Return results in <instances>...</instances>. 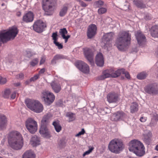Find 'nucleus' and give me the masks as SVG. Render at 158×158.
I'll use <instances>...</instances> for the list:
<instances>
[{
	"instance_id": "obj_1",
	"label": "nucleus",
	"mask_w": 158,
	"mask_h": 158,
	"mask_svg": "<svg viewBox=\"0 0 158 158\" xmlns=\"http://www.w3.org/2000/svg\"><path fill=\"white\" fill-rule=\"evenodd\" d=\"M9 146L12 149L18 150L21 149L23 145V139L22 135L17 131H12L7 136Z\"/></svg>"
},
{
	"instance_id": "obj_2",
	"label": "nucleus",
	"mask_w": 158,
	"mask_h": 158,
	"mask_svg": "<svg viewBox=\"0 0 158 158\" xmlns=\"http://www.w3.org/2000/svg\"><path fill=\"white\" fill-rule=\"evenodd\" d=\"M131 36V34L128 31L120 32L116 39L115 45L119 50L123 51L130 45Z\"/></svg>"
},
{
	"instance_id": "obj_3",
	"label": "nucleus",
	"mask_w": 158,
	"mask_h": 158,
	"mask_svg": "<svg viewBox=\"0 0 158 158\" xmlns=\"http://www.w3.org/2000/svg\"><path fill=\"white\" fill-rule=\"evenodd\" d=\"M129 150L139 157L143 156L145 153V148L143 144L138 140L134 139L129 143Z\"/></svg>"
},
{
	"instance_id": "obj_4",
	"label": "nucleus",
	"mask_w": 158,
	"mask_h": 158,
	"mask_svg": "<svg viewBox=\"0 0 158 158\" xmlns=\"http://www.w3.org/2000/svg\"><path fill=\"white\" fill-rule=\"evenodd\" d=\"M108 149L112 152L118 154L123 150L124 147L122 141L118 139L112 140L108 144Z\"/></svg>"
},
{
	"instance_id": "obj_5",
	"label": "nucleus",
	"mask_w": 158,
	"mask_h": 158,
	"mask_svg": "<svg viewBox=\"0 0 158 158\" xmlns=\"http://www.w3.org/2000/svg\"><path fill=\"white\" fill-rule=\"evenodd\" d=\"M52 116L51 114L50 113L47 114L44 116L41 122L40 133L46 137H49V134L47 126L49 123V119Z\"/></svg>"
},
{
	"instance_id": "obj_6",
	"label": "nucleus",
	"mask_w": 158,
	"mask_h": 158,
	"mask_svg": "<svg viewBox=\"0 0 158 158\" xmlns=\"http://www.w3.org/2000/svg\"><path fill=\"white\" fill-rule=\"evenodd\" d=\"M56 0H43V8L47 15H51L54 9Z\"/></svg>"
},
{
	"instance_id": "obj_7",
	"label": "nucleus",
	"mask_w": 158,
	"mask_h": 158,
	"mask_svg": "<svg viewBox=\"0 0 158 158\" xmlns=\"http://www.w3.org/2000/svg\"><path fill=\"white\" fill-rule=\"evenodd\" d=\"M114 35L113 32H110L105 34L103 36L101 46L104 48L108 50L111 48L112 45L111 40Z\"/></svg>"
},
{
	"instance_id": "obj_8",
	"label": "nucleus",
	"mask_w": 158,
	"mask_h": 158,
	"mask_svg": "<svg viewBox=\"0 0 158 158\" xmlns=\"http://www.w3.org/2000/svg\"><path fill=\"white\" fill-rule=\"evenodd\" d=\"M41 98L46 105H49L53 102L55 97L52 93L48 91L44 90L42 92Z\"/></svg>"
},
{
	"instance_id": "obj_9",
	"label": "nucleus",
	"mask_w": 158,
	"mask_h": 158,
	"mask_svg": "<svg viewBox=\"0 0 158 158\" xmlns=\"http://www.w3.org/2000/svg\"><path fill=\"white\" fill-rule=\"evenodd\" d=\"M25 125L27 130L31 134H34L37 130V123L32 118H30L27 119Z\"/></svg>"
},
{
	"instance_id": "obj_10",
	"label": "nucleus",
	"mask_w": 158,
	"mask_h": 158,
	"mask_svg": "<svg viewBox=\"0 0 158 158\" xmlns=\"http://www.w3.org/2000/svg\"><path fill=\"white\" fill-rule=\"evenodd\" d=\"M83 50L86 58L90 62V64L92 65H93L94 64L93 51L91 49L88 48H83Z\"/></svg>"
},
{
	"instance_id": "obj_11",
	"label": "nucleus",
	"mask_w": 158,
	"mask_h": 158,
	"mask_svg": "<svg viewBox=\"0 0 158 158\" xmlns=\"http://www.w3.org/2000/svg\"><path fill=\"white\" fill-rule=\"evenodd\" d=\"M46 27L45 23L42 20H38L35 22L33 27V30L38 33L43 32L45 27Z\"/></svg>"
},
{
	"instance_id": "obj_12",
	"label": "nucleus",
	"mask_w": 158,
	"mask_h": 158,
	"mask_svg": "<svg viewBox=\"0 0 158 158\" xmlns=\"http://www.w3.org/2000/svg\"><path fill=\"white\" fill-rule=\"evenodd\" d=\"M135 35L138 44L140 46H143L146 44V41L145 35L139 31L136 32Z\"/></svg>"
},
{
	"instance_id": "obj_13",
	"label": "nucleus",
	"mask_w": 158,
	"mask_h": 158,
	"mask_svg": "<svg viewBox=\"0 0 158 158\" xmlns=\"http://www.w3.org/2000/svg\"><path fill=\"white\" fill-rule=\"evenodd\" d=\"M76 66L79 70L85 73H88L89 72L88 65L82 61H77L76 63Z\"/></svg>"
},
{
	"instance_id": "obj_14",
	"label": "nucleus",
	"mask_w": 158,
	"mask_h": 158,
	"mask_svg": "<svg viewBox=\"0 0 158 158\" xmlns=\"http://www.w3.org/2000/svg\"><path fill=\"white\" fill-rule=\"evenodd\" d=\"M97 27L94 24H91L88 27L87 31V36L88 38L91 39L96 34Z\"/></svg>"
},
{
	"instance_id": "obj_15",
	"label": "nucleus",
	"mask_w": 158,
	"mask_h": 158,
	"mask_svg": "<svg viewBox=\"0 0 158 158\" xmlns=\"http://www.w3.org/2000/svg\"><path fill=\"white\" fill-rule=\"evenodd\" d=\"M145 91L149 94H158V89L153 85L147 86L144 88Z\"/></svg>"
},
{
	"instance_id": "obj_16",
	"label": "nucleus",
	"mask_w": 158,
	"mask_h": 158,
	"mask_svg": "<svg viewBox=\"0 0 158 158\" xmlns=\"http://www.w3.org/2000/svg\"><path fill=\"white\" fill-rule=\"evenodd\" d=\"M95 62L99 66L102 67L104 64V59L102 54L99 52L96 55L95 58Z\"/></svg>"
},
{
	"instance_id": "obj_17",
	"label": "nucleus",
	"mask_w": 158,
	"mask_h": 158,
	"mask_svg": "<svg viewBox=\"0 0 158 158\" xmlns=\"http://www.w3.org/2000/svg\"><path fill=\"white\" fill-rule=\"evenodd\" d=\"M34 19V15L31 11H29L23 15V20L26 23H30L33 21Z\"/></svg>"
},
{
	"instance_id": "obj_18",
	"label": "nucleus",
	"mask_w": 158,
	"mask_h": 158,
	"mask_svg": "<svg viewBox=\"0 0 158 158\" xmlns=\"http://www.w3.org/2000/svg\"><path fill=\"white\" fill-rule=\"evenodd\" d=\"M118 96L117 94L115 93H110L107 95V99L109 103L116 102L118 99Z\"/></svg>"
},
{
	"instance_id": "obj_19",
	"label": "nucleus",
	"mask_w": 158,
	"mask_h": 158,
	"mask_svg": "<svg viewBox=\"0 0 158 158\" xmlns=\"http://www.w3.org/2000/svg\"><path fill=\"white\" fill-rule=\"evenodd\" d=\"M37 101L34 99H27L25 100V103L27 107L33 111Z\"/></svg>"
},
{
	"instance_id": "obj_20",
	"label": "nucleus",
	"mask_w": 158,
	"mask_h": 158,
	"mask_svg": "<svg viewBox=\"0 0 158 158\" xmlns=\"http://www.w3.org/2000/svg\"><path fill=\"white\" fill-rule=\"evenodd\" d=\"M69 6V4L66 3L62 6L59 14L60 16H64L67 14Z\"/></svg>"
},
{
	"instance_id": "obj_21",
	"label": "nucleus",
	"mask_w": 158,
	"mask_h": 158,
	"mask_svg": "<svg viewBox=\"0 0 158 158\" xmlns=\"http://www.w3.org/2000/svg\"><path fill=\"white\" fill-rule=\"evenodd\" d=\"M51 85L52 89L56 93H58L61 90L60 85L59 82L57 81H52L51 83Z\"/></svg>"
},
{
	"instance_id": "obj_22",
	"label": "nucleus",
	"mask_w": 158,
	"mask_h": 158,
	"mask_svg": "<svg viewBox=\"0 0 158 158\" xmlns=\"http://www.w3.org/2000/svg\"><path fill=\"white\" fill-rule=\"evenodd\" d=\"M111 71L110 69H107L103 71L102 75L98 77L99 80H102L106 78L111 77Z\"/></svg>"
},
{
	"instance_id": "obj_23",
	"label": "nucleus",
	"mask_w": 158,
	"mask_h": 158,
	"mask_svg": "<svg viewBox=\"0 0 158 158\" xmlns=\"http://www.w3.org/2000/svg\"><path fill=\"white\" fill-rule=\"evenodd\" d=\"M36 155L31 150L26 151L23 154L22 158H35Z\"/></svg>"
},
{
	"instance_id": "obj_24",
	"label": "nucleus",
	"mask_w": 158,
	"mask_h": 158,
	"mask_svg": "<svg viewBox=\"0 0 158 158\" xmlns=\"http://www.w3.org/2000/svg\"><path fill=\"white\" fill-rule=\"evenodd\" d=\"M59 32L63 39H64L65 42H67L68 39L70 37V36L69 35L65 36V35L68 33V31L65 28H63L60 29Z\"/></svg>"
},
{
	"instance_id": "obj_25",
	"label": "nucleus",
	"mask_w": 158,
	"mask_h": 158,
	"mask_svg": "<svg viewBox=\"0 0 158 158\" xmlns=\"http://www.w3.org/2000/svg\"><path fill=\"white\" fill-rule=\"evenodd\" d=\"M144 137V140L146 142H149L151 139L152 135L151 131L147 129H146L144 131L143 133Z\"/></svg>"
},
{
	"instance_id": "obj_26",
	"label": "nucleus",
	"mask_w": 158,
	"mask_h": 158,
	"mask_svg": "<svg viewBox=\"0 0 158 158\" xmlns=\"http://www.w3.org/2000/svg\"><path fill=\"white\" fill-rule=\"evenodd\" d=\"M36 103L33 111L37 113H40L43 111L44 109L43 106L38 101Z\"/></svg>"
},
{
	"instance_id": "obj_27",
	"label": "nucleus",
	"mask_w": 158,
	"mask_h": 158,
	"mask_svg": "<svg viewBox=\"0 0 158 158\" xmlns=\"http://www.w3.org/2000/svg\"><path fill=\"white\" fill-rule=\"evenodd\" d=\"M110 73L111 74V77H116L119 76L122 73V69H118L116 70H114L113 69H110Z\"/></svg>"
},
{
	"instance_id": "obj_28",
	"label": "nucleus",
	"mask_w": 158,
	"mask_h": 158,
	"mask_svg": "<svg viewBox=\"0 0 158 158\" xmlns=\"http://www.w3.org/2000/svg\"><path fill=\"white\" fill-rule=\"evenodd\" d=\"M30 144L33 147L36 146L40 144V141L36 136L32 137L31 139Z\"/></svg>"
},
{
	"instance_id": "obj_29",
	"label": "nucleus",
	"mask_w": 158,
	"mask_h": 158,
	"mask_svg": "<svg viewBox=\"0 0 158 158\" xmlns=\"http://www.w3.org/2000/svg\"><path fill=\"white\" fill-rule=\"evenodd\" d=\"M6 120L5 116L0 115V129H2L5 128L6 123Z\"/></svg>"
},
{
	"instance_id": "obj_30",
	"label": "nucleus",
	"mask_w": 158,
	"mask_h": 158,
	"mask_svg": "<svg viewBox=\"0 0 158 158\" xmlns=\"http://www.w3.org/2000/svg\"><path fill=\"white\" fill-rule=\"evenodd\" d=\"M151 32L152 37H158V25L152 26L151 29Z\"/></svg>"
},
{
	"instance_id": "obj_31",
	"label": "nucleus",
	"mask_w": 158,
	"mask_h": 158,
	"mask_svg": "<svg viewBox=\"0 0 158 158\" xmlns=\"http://www.w3.org/2000/svg\"><path fill=\"white\" fill-rule=\"evenodd\" d=\"M65 116L68 118V121L71 122L74 120L76 118L75 114L71 112L66 113Z\"/></svg>"
},
{
	"instance_id": "obj_32",
	"label": "nucleus",
	"mask_w": 158,
	"mask_h": 158,
	"mask_svg": "<svg viewBox=\"0 0 158 158\" xmlns=\"http://www.w3.org/2000/svg\"><path fill=\"white\" fill-rule=\"evenodd\" d=\"M134 3L139 8H142L146 7V5L143 3L141 0H134Z\"/></svg>"
},
{
	"instance_id": "obj_33",
	"label": "nucleus",
	"mask_w": 158,
	"mask_h": 158,
	"mask_svg": "<svg viewBox=\"0 0 158 158\" xmlns=\"http://www.w3.org/2000/svg\"><path fill=\"white\" fill-rule=\"evenodd\" d=\"M148 75V73L146 71H143L138 73L137 76V78L139 80L144 79Z\"/></svg>"
},
{
	"instance_id": "obj_34",
	"label": "nucleus",
	"mask_w": 158,
	"mask_h": 158,
	"mask_svg": "<svg viewBox=\"0 0 158 158\" xmlns=\"http://www.w3.org/2000/svg\"><path fill=\"white\" fill-rule=\"evenodd\" d=\"M52 124L56 132H58L61 130V127L60 124L59 122L58 121H55L53 122Z\"/></svg>"
},
{
	"instance_id": "obj_35",
	"label": "nucleus",
	"mask_w": 158,
	"mask_h": 158,
	"mask_svg": "<svg viewBox=\"0 0 158 158\" xmlns=\"http://www.w3.org/2000/svg\"><path fill=\"white\" fill-rule=\"evenodd\" d=\"M138 110V106L137 104L134 102L131 103L130 106L131 112V113L136 112Z\"/></svg>"
},
{
	"instance_id": "obj_36",
	"label": "nucleus",
	"mask_w": 158,
	"mask_h": 158,
	"mask_svg": "<svg viewBox=\"0 0 158 158\" xmlns=\"http://www.w3.org/2000/svg\"><path fill=\"white\" fill-rule=\"evenodd\" d=\"M64 58V56L62 55H56L53 57V58L51 61V63L52 64H55L56 63V60Z\"/></svg>"
},
{
	"instance_id": "obj_37",
	"label": "nucleus",
	"mask_w": 158,
	"mask_h": 158,
	"mask_svg": "<svg viewBox=\"0 0 158 158\" xmlns=\"http://www.w3.org/2000/svg\"><path fill=\"white\" fill-rule=\"evenodd\" d=\"M120 112H118L117 113L113 114L111 117V119L112 120L117 121L120 119Z\"/></svg>"
},
{
	"instance_id": "obj_38",
	"label": "nucleus",
	"mask_w": 158,
	"mask_h": 158,
	"mask_svg": "<svg viewBox=\"0 0 158 158\" xmlns=\"http://www.w3.org/2000/svg\"><path fill=\"white\" fill-rule=\"evenodd\" d=\"M25 55L28 57H30L32 56L35 55V53L32 52L29 49L27 50L24 53Z\"/></svg>"
},
{
	"instance_id": "obj_39",
	"label": "nucleus",
	"mask_w": 158,
	"mask_h": 158,
	"mask_svg": "<svg viewBox=\"0 0 158 158\" xmlns=\"http://www.w3.org/2000/svg\"><path fill=\"white\" fill-rule=\"evenodd\" d=\"M10 93L11 91L10 89H6L4 91L3 97L5 98H9Z\"/></svg>"
},
{
	"instance_id": "obj_40",
	"label": "nucleus",
	"mask_w": 158,
	"mask_h": 158,
	"mask_svg": "<svg viewBox=\"0 0 158 158\" xmlns=\"http://www.w3.org/2000/svg\"><path fill=\"white\" fill-rule=\"evenodd\" d=\"M104 2L101 0H99L94 3V5L97 7H99L103 5Z\"/></svg>"
},
{
	"instance_id": "obj_41",
	"label": "nucleus",
	"mask_w": 158,
	"mask_h": 158,
	"mask_svg": "<svg viewBox=\"0 0 158 158\" xmlns=\"http://www.w3.org/2000/svg\"><path fill=\"white\" fill-rule=\"evenodd\" d=\"M65 145V141L63 139L60 140L58 142V147L60 148H64Z\"/></svg>"
},
{
	"instance_id": "obj_42",
	"label": "nucleus",
	"mask_w": 158,
	"mask_h": 158,
	"mask_svg": "<svg viewBox=\"0 0 158 158\" xmlns=\"http://www.w3.org/2000/svg\"><path fill=\"white\" fill-rule=\"evenodd\" d=\"M106 9L104 7H101L98 10V13L99 14H102L106 12Z\"/></svg>"
},
{
	"instance_id": "obj_43",
	"label": "nucleus",
	"mask_w": 158,
	"mask_h": 158,
	"mask_svg": "<svg viewBox=\"0 0 158 158\" xmlns=\"http://www.w3.org/2000/svg\"><path fill=\"white\" fill-rule=\"evenodd\" d=\"M120 120H124L126 119L127 118V115L123 112H120Z\"/></svg>"
},
{
	"instance_id": "obj_44",
	"label": "nucleus",
	"mask_w": 158,
	"mask_h": 158,
	"mask_svg": "<svg viewBox=\"0 0 158 158\" xmlns=\"http://www.w3.org/2000/svg\"><path fill=\"white\" fill-rule=\"evenodd\" d=\"M38 61L37 58H35L30 62V64L32 66H34L38 64Z\"/></svg>"
},
{
	"instance_id": "obj_45",
	"label": "nucleus",
	"mask_w": 158,
	"mask_h": 158,
	"mask_svg": "<svg viewBox=\"0 0 158 158\" xmlns=\"http://www.w3.org/2000/svg\"><path fill=\"white\" fill-rule=\"evenodd\" d=\"M122 73L124 74L125 77L127 79H129L130 78V76L129 73L127 71H126L125 70L123 69H122Z\"/></svg>"
},
{
	"instance_id": "obj_46",
	"label": "nucleus",
	"mask_w": 158,
	"mask_h": 158,
	"mask_svg": "<svg viewBox=\"0 0 158 158\" xmlns=\"http://www.w3.org/2000/svg\"><path fill=\"white\" fill-rule=\"evenodd\" d=\"M93 149L94 148L93 147H91L90 148H89V150L86 151L83 153V156L84 157L86 155H88L89 154L92 152Z\"/></svg>"
},
{
	"instance_id": "obj_47",
	"label": "nucleus",
	"mask_w": 158,
	"mask_h": 158,
	"mask_svg": "<svg viewBox=\"0 0 158 158\" xmlns=\"http://www.w3.org/2000/svg\"><path fill=\"white\" fill-rule=\"evenodd\" d=\"M53 43L59 49H61L63 48V46L61 44L59 43L57 41L53 42Z\"/></svg>"
},
{
	"instance_id": "obj_48",
	"label": "nucleus",
	"mask_w": 158,
	"mask_h": 158,
	"mask_svg": "<svg viewBox=\"0 0 158 158\" xmlns=\"http://www.w3.org/2000/svg\"><path fill=\"white\" fill-rule=\"evenodd\" d=\"M39 74H37L35 75L33 77H32L30 79V81H34L37 79L38 78H39L40 77Z\"/></svg>"
},
{
	"instance_id": "obj_49",
	"label": "nucleus",
	"mask_w": 158,
	"mask_h": 158,
	"mask_svg": "<svg viewBox=\"0 0 158 158\" xmlns=\"http://www.w3.org/2000/svg\"><path fill=\"white\" fill-rule=\"evenodd\" d=\"M7 81L6 78H3L0 76V84H5Z\"/></svg>"
},
{
	"instance_id": "obj_50",
	"label": "nucleus",
	"mask_w": 158,
	"mask_h": 158,
	"mask_svg": "<svg viewBox=\"0 0 158 158\" xmlns=\"http://www.w3.org/2000/svg\"><path fill=\"white\" fill-rule=\"evenodd\" d=\"M152 119L156 121L158 120V114L156 113H153L152 114Z\"/></svg>"
},
{
	"instance_id": "obj_51",
	"label": "nucleus",
	"mask_w": 158,
	"mask_h": 158,
	"mask_svg": "<svg viewBox=\"0 0 158 158\" xmlns=\"http://www.w3.org/2000/svg\"><path fill=\"white\" fill-rule=\"evenodd\" d=\"M16 77L17 79H23L24 78V74L23 73H20L16 75Z\"/></svg>"
},
{
	"instance_id": "obj_52",
	"label": "nucleus",
	"mask_w": 158,
	"mask_h": 158,
	"mask_svg": "<svg viewBox=\"0 0 158 158\" xmlns=\"http://www.w3.org/2000/svg\"><path fill=\"white\" fill-rule=\"evenodd\" d=\"M57 32H54L53 33L52 37L53 40H54L53 42L57 41Z\"/></svg>"
},
{
	"instance_id": "obj_53",
	"label": "nucleus",
	"mask_w": 158,
	"mask_h": 158,
	"mask_svg": "<svg viewBox=\"0 0 158 158\" xmlns=\"http://www.w3.org/2000/svg\"><path fill=\"white\" fill-rule=\"evenodd\" d=\"M85 133V131L84 129H82L81 131L76 135V136H79L81 135H83Z\"/></svg>"
},
{
	"instance_id": "obj_54",
	"label": "nucleus",
	"mask_w": 158,
	"mask_h": 158,
	"mask_svg": "<svg viewBox=\"0 0 158 158\" xmlns=\"http://www.w3.org/2000/svg\"><path fill=\"white\" fill-rule=\"evenodd\" d=\"M17 92L15 91H14L13 92L11 95V98L12 99H14L16 96Z\"/></svg>"
},
{
	"instance_id": "obj_55",
	"label": "nucleus",
	"mask_w": 158,
	"mask_h": 158,
	"mask_svg": "<svg viewBox=\"0 0 158 158\" xmlns=\"http://www.w3.org/2000/svg\"><path fill=\"white\" fill-rule=\"evenodd\" d=\"M145 18L146 20H150L152 18V16L150 14H148L146 15Z\"/></svg>"
},
{
	"instance_id": "obj_56",
	"label": "nucleus",
	"mask_w": 158,
	"mask_h": 158,
	"mask_svg": "<svg viewBox=\"0 0 158 158\" xmlns=\"http://www.w3.org/2000/svg\"><path fill=\"white\" fill-rule=\"evenodd\" d=\"M45 57L44 56H43L42 57L41 60L40 61V64L41 65V64H43L45 61Z\"/></svg>"
},
{
	"instance_id": "obj_57",
	"label": "nucleus",
	"mask_w": 158,
	"mask_h": 158,
	"mask_svg": "<svg viewBox=\"0 0 158 158\" xmlns=\"http://www.w3.org/2000/svg\"><path fill=\"white\" fill-rule=\"evenodd\" d=\"M13 63V60L11 59H8L7 61V64L10 65Z\"/></svg>"
},
{
	"instance_id": "obj_58",
	"label": "nucleus",
	"mask_w": 158,
	"mask_h": 158,
	"mask_svg": "<svg viewBox=\"0 0 158 158\" xmlns=\"http://www.w3.org/2000/svg\"><path fill=\"white\" fill-rule=\"evenodd\" d=\"M45 71V69L44 68L41 69L39 72L38 74H39V75H40L41 74H43Z\"/></svg>"
},
{
	"instance_id": "obj_59",
	"label": "nucleus",
	"mask_w": 158,
	"mask_h": 158,
	"mask_svg": "<svg viewBox=\"0 0 158 158\" xmlns=\"http://www.w3.org/2000/svg\"><path fill=\"white\" fill-rule=\"evenodd\" d=\"M140 120L141 122H145L146 120V118L145 117H142L140 118Z\"/></svg>"
},
{
	"instance_id": "obj_60",
	"label": "nucleus",
	"mask_w": 158,
	"mask_h": 158,
	"mask_svg": "<svg viewBox=\"0 0 158 158\" xmlns=\"http://www.w3.org/2000/svg\"><path fill=\"white\" fill-rule=\"evenodd\" d=\"M80 4L82 7H85L87 6V5L85 4V3L82 1L81 2Z\"/></svg>"
},
{
	"instance_id": "obj_61",
	"label": "nucleus",
	"mask_w": 158,
	"mask_h": 158,
	"mask_svg": "<svg viewBox=\"0 0 158 158\" xmlns=\"http://www.w3.org/2000/svg\"><path fill=\"white\" fill-rule=\"evenodd\" d=\"M16 14L17 16H20V15H21V13L20 11H18V12H17Z\"/></svg>"
},
{
	"instance_id": "obj_62",
	"label": "nucleus",
	"mask_w": 158,
	"mask_h": 158,
	"mask_svg": "<svg viewBox=\"0 0 158 158\" xmlns=\"http://www.w3.org/2000/svg\"><path fill=\"white\" fill-rule=\"evenodd\" d=\"M156 55L158 57V46L155 52Z\"/></svg>"
},
{
	"instance_id": "obj_63",
	"label": "nucleus",
	"mask_w": 158,
	"mask_h": 158,
	"mask_svg": "<svg viewBox=\"0 0 158 158\" xmlns=\"http://www.w3.org/2000/svg\"><path fill=\"white\" fill-rule=\"evenodd\" d=\"M15 86H18L20 85V83L19 82H18L14 84Z\"/></svg>"
},
{
	"instance_id": "obj_64",
	"label": "nucleus",
	"mask_w": 158,
	"mask_h": 158,
	"mask_svg": "<svg viewBox=\"0 0 158 158\" xmlns=\"http://www.w3.org/2000/svg\"><path fill=\"white\" fill-rule=\"evenodd\" d=\"M155 149L156 150L158 151V144L156 145V148H155Z\"/></svg>"
}]
</instances>
